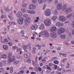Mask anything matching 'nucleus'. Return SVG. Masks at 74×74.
Wrapping results in <instances>:
<instances>
[{"mask_svg": "<svg viewBox=\"0 0 74 74\" xmlns=\"http://www.w3.org/2000/svg\"><path fill=\"white\" fill-rule=\"evenodd\" d=\"M44 23L46 26H49L51 24V20L49 18L45 19L44 21Z\"/></svg>", "mask_w": 74, "mask_h": 74, "instance_id": "nucleus-1", "label": "nucleus"}, {"mask_svg": "<svg viewBox=\"0 0 74 74\" xmlns=\"http://www.w3.org/2000/svg\"><path fill=\"white\" fill-rule=\"evenodd\" d=\"M51 10L49 9H47L45 11V15L47 16H49L50 15H51Z\"/></svg>", "mask_w": 74, "mask_h": 74, "instance_id": "nucleus-2", "label": "nucleus"}, {"mask_svg": "<svg viewBox=\"0 0 74 74\" xmlns=\"http://www.w3.org/2000/svg\"><path fill=\"white\" fill-rule=\"evenodd\" d=\"M64 32H65V29H64L63 28H61L58 29V33L59 35H60V34H62V33H64Z\"/></svg>", "mask_w": 74, "mask_h": 74, "instance_id": "nucleus-3", "label": "nucleus"}, {"mask_svg": "<svg viewBox=\"0 0 74 74\" xmlns=\"http://www.w3.org/2000/svg\"><path fill=\"white\" fill-rule=\"evenodd\" d=\"M31 18L30 17H27L25 20V23L27 24L30 22V20Z\"/></svg>", "mask_w": 74, "mask_h": 74, "instance_id": "nucleus-4", "label": "nucleus"}, {"mask_svg": "<svg viewBox=\"0 0 74 74\" xmlns=\"http://www.w3.org/2000/svg\"><path fill=\"white\" fill-rule=\"evenodd\" d=\"M62 8V4L61 3H59L57 6V10H60Z\"/></svg>", "mask_w": 74, "mask_h": 74, "instance_id": "nucleus-5", "label": "nucleus"}, {"mask_svg": "<svg viewBox=\"0 0 74 74\" xmlns=\"http://www.w3.org/2000/svg\"><path fill=\"white\" fill-rule=\"evenodd\" d=\"M59 20L62 22H63V21H66V17L64 16H61L59 17Z\"/></svg>", "mask_w": 74, "mask_h": 74, "instance_id": "nucleus-6", "label": "nucleus"}, {"mask_svg": "<svg viewBox=\"0 0 74 74\" xmlns=\"http://www.w3.org/2000/svg\"><path fill=\"white\" fill-rule=\"evenodd\" d=\"M38 27V25L37 24H35L34 25H32V26L31 27L32 30H36Z\"/></svg>", "mask_w": 74, "mask_h": 74, "instance_id": "nucleus-7", "label": "nucleus"}, {"mask_svg": "<svg viewBox=\"0 0 74 74\" xmlns=\"http://www.w3.org/2000/svg\"><path fill=\"white\" fill-rule=\"evenodd\" d=\"M23 18L21 17L18 20V23L20 24V25H22L23 23Z\"/></svg>", "mask_w": 74, "mask_h": 74, "instance_id": "nucleus-8", "label": "nucleus"}, {"mask_svg": "<svg viewBox=\"0 0 74 74\" xmlns=\"http://www.w3.org/2000/svg\"><path fill=\"white\" fill-rule=\"evenodd\" d=\"M22 16V13L21 12H18L16 15V16L18 18H21Z\"/></svg>", "mask_w": 74, "mask_h": 74, "instance_id": "nucleus-9", "label": "nucleus"}, {"mask_svg": "<svg viewBox=\"0 0 74 74\" xmlns=\"http://www.w3.org/2000/svg\"><path fill=\"white\" fill-rule=\"evenodd\" d=\"M44 36L46 37H48L49 36V32L47 31H44Z\"/></svg>", "mask_w": 74, "mask_h": 74, "instance_id": "nucleus-10", "label": "nucleus"}, {"mask_svg": "<svg viewBox=\"0 0 74 74\" xmlns=\"http://www.w3.org/2000/svg\"><path fill=\"white\" fill-rule=\"evenodd\" d=\"M35 8H36V5L33 4L30 5L29 7V8L31 10H34Z\"/></svg>", "mask_w": 74, "mask_h": 74, "instance_id": "nucleus-11", "label": "nucleus"}, {"mask_svg": "<svg viewBox=\"0 0 74 74\" xmlns=\"http://www.w3.org/2000/svg\"><path fill=\"white\" fill-rule=\"evenodd\" d=\"M50 36L53 38H56L57 37V35L56 33L55 32L52 33L51 34Z\"/></svg>", "mask_w": 74, "mask_h": 74, "instance_id": "nucleus-12", "label": "nucleus"}, {"mask_svg": "<svg viewBox=\"0 0 74 74\" xmlns=\"http://www.w3.org/2000/svg\"><path fill=\"white\" fill-rule=\"evenodd\" d=\"M65 12H66V14H68L69 12H72V9L71 8H69L67 10H66Z\"/></svg>", "mask_w": 74, "mask_h": 74, "instance_id": "nucleus-13", "label": "nucleus"}, {"mask_svg": "<svg viewBox=\"0 0 74 74\" xmlns=\"http://www.w3.org/2000/svg\"><path fill=\"white\" fill-rule=\"evenodd\" d=\"M57 28L56 27H53L51 29V32H54L57 30Z\"/></svg>", "mask_w": 74, "mask_h": 74, "instance_id": "nucleus-14", "label": "nucleus"}, {"mask_svg": "<svg viewBox=\"0 0 74 74\" xmlns=\"http://www.w3.org/2000/svg\"><path fill=\"white\" fill-rule=\"evenodd\" d=\"M57 26H59V27L62 26L63 25V23H60V22H57L56 23Z\"/></svg>", "mask_w": 74, "mask_h": 74, "instance_id": "nucleus-15", "label": "nucleus"}, {"mask_svg": "<svg viewBox=\"0 0 74 74\" xmlns=\"http://www.w3.org/2000/svg\"><path fill=\"white\" fill-rule=\"evenodd\" d=\"M73 15V14H70L68 15L66 17V18L67 19H69V18H70L72 17V16Z\"/></svg>", "mask_w": 74, "mask_h": 74, "instance_id": "nucleus-16", "label": "nucleus"}, {"mask_svg": "<svg viewBox=\"0 0 74 74\" xmlns=\"http://www.w3.org/2000/svg\"><path fill=\"white\" fill-rule=\"evenodd\" d=\"M28 46H30V45L28 44L26 45H23V48H25V49H28Z\"/></svg>", "mask_w": 74, "mask_h": 74, "instance_id": "nucleus-17", "label": "nucleus"}, {"mask_svg": "<svg viewBox=\"0 0 74 74\" xmlns=\"http://www.w3.org/2000/svg\"><path fill=\"white\" fill-rule=\"evenodd\" d=\"M57 19V16H54L51 18V19L53 21H56V19Z\"/></svg>", "mask_w": 74, "mask_h": 74, "instance_id": "nucleus-18", "label": "nucleus"}, {"mask_svg": "<svg viewBox=\"0 0 74 74\" xmlns=\"http://www.w3.org/2000/svg\"><path fill=\"white\" fill-rule=\"evenodd\" d=\"M44 25L43 24H41L40 26V28L42 30H43L44 29Z\"/></svg>", "mask_w": 74, "mask_h": 74, "instance_id": "nucleus-19", "label": "nucleus"}, {"mask_svg": "<svg viewBox=\"0 0 74 74\" xmlns=\"http://www.w3.org/2000/svg\"><path fill=\"white\" fill-rule=\"evenodd\" d=\"M67 7V6L66 5H64L63 6V9H62V11H64L65 10H66V8Z\"/></svg>", "mask_w": 74, "mask_h": 74, "instance_id": "nucleus-20", "label": "nucleus"}, {"mask_svg": "<svg viewBox=\"0 0 74 74\" xmlns=\"http://www.w3.org/2000/svg\"><path fill=\"white\" fill-rule=\"evenodd\" d=\"M60 37L62 39H64L66 38V35H60Z\"/></svg>", "mask_w": 74, "mask_h": 74, "instance_id": "nucleus-21", "label": "nucleus"}, {"mask_svg": "<svg viewBox=\"0 0 74 74\" xmlns=\"http://www.w3.org/2000/svg\"><path fill=\"white\" fill-rule=\"evenodd\" d=\"M5 11L6 12H9L10 10L9 9V7H7L5 9Z\"/></svg>", "mask_w": 74, "mask_h": 74, "instance_id": "nucleus-22", "label": "nucleus"}, {"mask_svg": "<svg viewBox=\"0 0 74 74\" xmlns=\"http://www.w3.org/2000/svg\"><path fill=\"white\" fill-rule=\"evenodd\" d=\"M8 47L7 45H4L3 46V48L4 49H5V50H7V49H8Z\"/></svg>", "mask_w": 74, "mask_h": 74, "instance_id": "nucleus-23", "label": "nucleus"}, {"mask_svg": "<svg viewBox=\"0 0 74 74\" xmlns=\"http://www.w3.org/2000/svg\"><path fill=\"white\" fill-rule=\"evenodd\" d=\"M27 5V3H24L22 4V7L23 8H25V7H26Z\"/></svg>", "mask_w": 74, "mask_h": 74, "instance_id": "nucleus-24", "label": "nucleus"}, {"mask_svg": "<svg viewBox=\"0 0 74 74\" xmlns=\"http://www.w3.org/2000/svg\"><path fill=\"white\" fill-rule=\"evenodd\" d=\"M7 18V16L5 15H2L1 17V18L2 19H3V18Z\"/></svg>", "mask_w": 74, "mask_h": 74, "instance_id": "nucleus-25", "label": "nucleus"}, {"mask_svg": "<svg viewBox=\"0 0 74 74\" xmlns=\"http://www.w3.org/2000/svg\"><path fill=\"white\" fill-rule=\"evenodd\" d=\"M1 58L3 59H5L7 58V56L6 55H2L1 56Z\"/></svg>", "mask_w": 74, "mask_h": 74, "instance_id": "nucleus-26", "label": "nucleus"}, {"mask_svg": "<svg viewBox=\"0 0 74 74\" xmlns=\"http://www.w3.org/2000/svg\"><path fill=\"white\" fill-rule=\"evenodd\" d=\"M11 57H12V54L11 53H9L8 55V58L11 59Z\"/></svg>", "mask_w": 74, "mask_h": 74, "instance_id": "nucleus-27", "label": "nucleus"}, {"mask_svg": "<svg viewBox=\"0 0 74 74\" xmlns=\"http://www.w3.org/2000/svg\"><path fill=\"white\" fill-rule=\"evenodd\" d=\"M58 10H55L54 11V15H57L58 14Z\"/></svg>", "mask_w": 74, "mask_h": 74, "instance_id": "nucleus-28", "label": "nucleus"}, {"mask_svg": "<svg viewBox=\"0 0 74 74\" xmlns=\"http://www.w3.org/2000/svg\"><path fill=\"white\" fill-rule=\"evenodd\" d=\"M38 1L40 4H42L43 2V0H38Z\"/></svg>", "mask_w": 74, "mask_h": 74, "instance_id": "nucleus-29", "label": "nucleus"}, {"mask_svg": "<svg viewBox=\"0 0 74 74\" xmlns=\"http://www.w3.org/2000/svg\"><path fill=\"white\" fill-rule=\"evenodd\" d=\"M12 58H8V63H10L11 62H12Z\"/></svg>", "mask_w": 74, "mask_h": 74, "instance_id": "nucleus-30", "label": "nucleus"}, {"mask_svg": "<svg viewBox=\"0 0 74 74\" xmlns=\"http://www.w3.org/2000/svg\"><path fill=\"white\" fill-rule=\"evenodd\" d=\"M10 72L11 73L13 72V68L12 67H11L10 68Z\"/></svg>", "mask_w": 74, "mask_h": 74, "instance_id": "nucleus-31", "label": "nucleus"}, {"mask_svg": "<svg viewBox=\"0 0 74 74\" xmlns=\"http://www.w3.org/2000/svg\"><path fill=\"white\" fill-rule=\"evenodd\" d=\"M53 62L55 64H59V62L58 60L54 61Z\"/></svg>", "mask_w": 74, "mask_h": 74, "instance_id": "nucleus-32", "label": "nucleus"}, {"mask_svg": "<svg viewBox=\"0 0 74 74\" xmlns=\"http://www.w3.org/2000/svg\"><path fill=\"white\" fill-rule=\"evenodd\" d=\"M4 70V69L2 68H0V73H2L3 71Z\"/></svg>", "mask_w": 74, "mask_h": 74, "instance_id": "nucleus-33", "label": "nucleus"}, {"mask_svg": "<svg viewBox=\"0 0 74 74\" xmlns=\"http://www.w3.org/2000/svg\"><path fill=\"white\" fill-rule=\"evenodd\" d=\"M30 14H35V11L34 10L31 11Z\"/></svg>", "mask_w": 74, "mask_h": 74, "instance_id": "nucleus-34", "label": "nucleus"}, {"mask_svg": "<svg viewBox=\"0 0 74 74\" xmlns=\"http://www.w3.org/2000/svg\"><path fill=\"white\" fill-rule=\"evenodd\" d=\"M37 1V0H32V2L33 3H36Z\"/></svg>", "mask_w": 74, "mask_h": 74, "instance_id": "nucleus-35", "label": "nucleus"}, {"mask_svg": "<svg viewBox=\"0 0 74 74\" xmlns=\"http://www.w3.org/2000/svg\"><path fill=\"white\" fill-rule=\"evenodd\" d=\"M8 44L9 45H10V46H12V43L11 42H8Z\"/></svg>", "mask_w": 74, "mask_h": 74, "instance_id": "nucleus-36", "label": "nucleus"}, {"mask_svg": "<svg viewBox=\"0 0 74 74\" xmlns=\"http://www.w3.org/2000/svg\"><path fill=\"white\" fill-rule=\"evenodd\" d=\"M54 2L56 5H57V4L58 3V1L57 0H55Z\"/></svg>", "mask_w": 74, "mask_h": 74, "instance_id": "nucleus-37", "label": "nucleus"}, {"mask_svg": "<svg viewBox=\"0 0 74 74\" xmlns=\"http://www.w3.org/2000/svg\"><path fill=\"white\" fill-rule=\"evenodd\" d=\"M21 10L23 12H25V11H26V10L24 8H22Z\"/></svg>", "mask_w": 74, "mask_h": 74, "instance_id": "nucleus-38", "label": "nucleus"}, {"mask_svg": "<svg viewBox=\"0 0 74 74\" xmlns=\"http://www.w3.org/2000/svg\"><path fill=\"white\" fill-rule=\"evenodd\" d=\"M3 64L2 62H0V67H3Z\"/></svg>", "mask_w": 74, "mask_h": 74, "instance_id": "nucleus-39", "label": "nucleus"}, {"mask_svg": "<svg viewBox=\"0 0 74 74\" xmlns=\"http://www.w3.org/2000/svg\"><path fill=\"white\" fill-rule=\"evenodd\" d=\"M58 58L57 57H54L53 58H52V59L53 60H55L56 59H57Z\"/></svg>", "mask_w": 74, "mask_h": 74, "instance_id": "nucleus-40", "label": "nucleus"}, {"mask_svg": "<svg viewBox=\"0 0 74 74\" xmlns=\"http://www.w3.org/2000/svg\"><path fill=\"white\" fill-rule=\"evenodd\" d=\"M39 34L40 35H43V34H44V32L42 31L41 32L39 33Z\"/></svg>", "mask_w": 74, "mask_h": 74, "instance_id": "nucleus-41", "label": "nucleus"}, {"mask_svg": "<svg viewBox=\"0 0 74 74\" xmlns=\"http://www.w3.org/2000/svg\"><path fill=\"white\" fill-rule=\"evenodd\" d=\"M8 17L10 19H11V20H12L13 19V18L12 17H11V16L9 15L8 16Z\"/></svg>", "mask_w": 74, "mask_h": 74, "instance_id": "nucleus-42", "label": "nucleus"}, {"mask_svg": "<svg viewBox=\"0 0 74 74\" xmlns=\"http://www.w3.org/2000/svg\"><path fill=\"white\" fill-rule=\"evenodd\" d=\"M28 16V15L27 14H25L23 15L24 18H26V17H27Z\"/></svg>", "mask_w": 74, "mask_h": 74, "instance_id": "nucleus-43", "label": "nucleus"}, {"mask_svg": "<svg viewBox=\"0 0 74 74\" xmlns=\"http://www.w3.org/2000/svg\"><path fill=\"white\" fill-rule=\"evenodd\" d=\"M4 41L6 42H8V40L7 39H5Z\"/></svg>", "mask_w": 74, "mask_h": 74, "instance_id": "nucleus-44", "label": "nucleus"}, {"mask_svg": "<svg viewBox=\"0 0 74 74\" xmlns=\"http://www.w3.org/2000/svg\"><path fill=\"white\" fill-rule=\"evenodd\" d=\"M66 72H71V69H68L66 71Z\"/></svg>", "mask_w": 74, "mask_h": 74, "instance_id": "nucleus-45", "label": "nucleus"}, {"mask_svg": "<svg viewBox=\"0 0 74 74\" xmlns=\"http://www.w3.org/2000/svg\"><path fill=\"white\" fill-rule=\"evenodd\" d=\"M64 43L65 44H66V45H69V44L68 43H67V42H64Z\"/></svg>", "mask_w": 74, "mask_h": 74, "instance_id": "nucleus-46", "label": "nucleus"}, {"mask_svg": "<svg viewBox=\"0 0 74 74\" xmlns=\"http://www.w3.org/2000/svg\"><path fill=\"white\" fill-rule=\"evenodd\" d=\"M66 60H67V58H64L63 60V62L64 63L66 61Z\"/></svg>", "mask_w": 74, "mask_h": 74, "instance_id": "nucleus-47", "label": "nucleus"}, {"mask_svg": "<svg viewBox=\"0 0 74 74\" xmlns=\"http://www.w3.org/2000/svg\"><path fill=\"white\" fill-rule=\"evenodd\" d=\"M47 69H48V70H51V68L49 66H47Z\"/></svg>", "mask_w": 74, "mask_h": 74, "instance_id": "nucleus-48", "label": "nucleus"}, {"mask_svg": "<svg viewBox=\"0 0 74 74\" xmlns=\"http://www.w3.org/2000/svg\"><path fill=\"white\" fill-rule=\"evenodd\" d=\"M72 26L74 28V22L72 23L71 24Z\"/></svg>", "mask_w": 74, "mask_h": 74, "instance_id": "nucleus-49", "label": "nucleus"}, {"mask_svg": "<svg viewBox=\"0 0 74 74\" xmlns=\"http://www.w3.org/2000/svg\"><path fill=\"white\" fill-rule=\"evenodd\" d=\"M38 19H39V18L38 17H37V19L35 21V22H38Z\"/></svg>", "mask_w": 74, "mask_h": 74, "instance_id": "nucleus-50", "label": "nucleus"}, {"mask_svg": "<svg viewBox=\"0 0 74 74\" xmlns=\"http://www.w3.org/2000/svg\"><path fill=\"white\" fill-rule=\"evenodd\" d=\"M21 49L18 48L17 49V52H19V51H21Z\"/></svg>", "mask_w": 74, "mask_h": 74, "instance_id": "nucleus-51", "label": "nucleus"}, {"mask_svg": "<svg viewBox=\"0 0 74 74\" xmlns=\"http://www.w3.org/2000/svg\"><path fill=\"white\" fill-rule=\"evenodd\" d=\"M37 59H38V57H37V56H36L35 58V60L36 62H37Z\"/></svg>", "mask_w": 74, "mask_h": 74, "instance_id": "nucleus-52", "label": "nucleus"}, {"mask_svg": "<svg viewBox=\"0 0 74 74\" xmlns=\"http://www.w3.org/2000/svg\"><path fill=\"white\" fill-rule=\"evenodd\" d=\"M15 61V57H13L12 58V62H14Z\"/></svg>", "mask_w": 74, "mask_h": 74, "instance_id": "nucleus-53", "label": "nucleus"}, {"mask_svg": "<svg viewBox=\"0 0 74 74\" xmlns=\"http://www.w3.org/2000/svg\"><path fill=\"white\" fill-rule=\"evenodd\" d=\"M36 46L37 47H41V45L38 44Z\"/></svg>", "mask_w": 74, "mask_h": 74, "instance_id": "nucleus-54", "label": "nucleus"}, {"mask_svg": "<svg viewBox=\"0 0 74 74\" xmlns=\"http://www.w3.org/2000/svg\"><path fill=\"white\" fill-rule=\"evenodd\" d=\"M48 2L49 3H51L53 0H48Z\"/></svg>", "mask_w": 74, "mask_h": 74, "instance_id": "nucleus-55", "label": "nucleus"}, {"mask_svg": "<svg viewBox=\"0 0 74 74\" xmlns=\"http://www.w3.org/2000/svg\"><path fill=\"white\" fill-rule=\"evenodd\" d=\"M21 34H24V33L23 31H21Z\"/></svg>", "mask_w": 74, "mask_h": 74, "instance_id": "nucleus-56", "label": "nucleus"}, {"mask_svg": "<svg viewBox=\"0 0 74 74\" xmlns=\"http://www.w3.org/2000/svg\"><path fill=\"white\" fill-rule=\"evenodd\" d=\"M24 56L25 58H27V55L26 54H24Z\"/></svg>", "mask_w": 74, "mask_h": 74, "instance_id": "nucleus-57", "label": "nucleus"}, {"mask_svg": "<svg viewBox=\"0 0 74 74\" xmlns=\"http://www.w3.org/2000/svg\"><path fill=\"white\" fill-rule=\"evenodd\" d=\"M58 67V66L56 65L54 66V69H57V68Z\"/></svg>", "mask_w": 74, "mask_h": 74, "instance_id": "nucleus-58", "label": "nucleus"}, {"mask_svg": "<svg viewBox=\"0 0 74 74\" xmlns=\"http://www.w3.org/2000/svg\"><path fill=\"white\" fill-rule=\"evenodd\" d=\"M20 73H21V74H22L23 73V71L21 70L20 71Z\"/></svg>", "mask_w": 74, "mask_h": 74, "instance_id": "nucleus-59", "label": "nucleus"}, {"mask_svg": "<svg viewBox=\"0 0 74 74\" xmlns=\"http://www.w3.org/2000/svg\"><path fill=\"white\" fill-rule=\"evenodd\" d=\"M17 63H18V61H15V62H14V64H17Z\"/></svg>", "mask_w": 74, "mask_h": 74, "instance_id": "nucleus-60", "label": "nucleus"}, {"mask_svg": "<svg viewBox=\"0 0 74 74\" xmlns=\"http://www.w3.org/2000/svg\"><path fill=\"white\" fill-rule=\"evenodd\" d=\"M62 55H63V56H64V57H66V54L64 53H63Z\"/></svg>", "mask_w": 74, "mask_h": 74, "instance_id": "nucleus-61", "label": "nucleus"}, {"mask_svg": "<svg viewBox=\"0 0 74 74\" xmlns=\"http://www.w3.org/2000/svg\"><path fill=\"white\" fill-rule=\"evenodd\" d=\"M31 12V10H28L27 11V13H29V14H30Z\"/></svg>", "mask_w": 74, "mask_h": 74, "instance_id": "nucleus-62", "label": "nucleus"}, {"mask_svg": "<svg viewBox=\"0 0 74 74\" xmlns=\"http://www.w3.org/2000/svg\"><path fill=\"white\" fill-rule=\"evenodd\" d=\"M52 52L53 53H55L56 52V51H52Z\"/></svg>", "mask_w": 74, "mask_h": 74, "instance_id": "nucleus-63", "label": "nucleus"}, {"mask_svg": "<svg viewBox=\"0 0 74 74\" xmlns=\"http://www.w3.org/2000/svg\"><path fill=\"white\" fill-rule=\"evenodd\" d=\"M38 70L39 71H40L41 70V68L40 67H39L38 68Z\"/></svg>", "mask_w": 74, "mask_h": 74, "instance_id": "nucleus-64", "label": "nucleus"}]
</instances>
